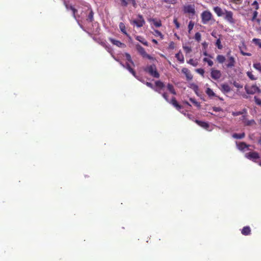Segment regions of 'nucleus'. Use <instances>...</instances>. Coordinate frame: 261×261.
<instances>
[{
  "label": "nucleus",
  "instance_id": "1",
  "mask_svg": "<svg viewBox=\"0 0 261 261\" xmlns=\"http://www.w3.org/2000/svg\"><path fill=\"white\" fill-rule=\"evenodd\" d=\"M144 70L153 77H160V74L158 72L156 66L154 64L147 66L144 68Z\"/></svg>",
  "mask_w": 261,
  "mask_h": 261
},
{
  "label": "nucleus",
  "instance_id": "2",
  "mask_svg": "<svg viewBox=\"0 0 261 261\" xmlns=\"http://www.w3.org/2000/svg\"><path fill=\"white\" fill-rule=\"evenodd\" d=\"M201 18L203 24H206L213 19V15L209 11H204L201 14Z\"/></svg>",
  "mask_w": 261,
  "mask_h": 261
},
{
  "label": "nucleus",
  "instance_id": "3",
  "mask_svg": "<svg viewBox=\"0 0 261 261\" xmlns=\"http://www.w3.org/2000/svg\"><path fill=\"white\" fill-rule=\"evenodd\" d=\"M245 90L246 93L248 94H254L256 93H259L261 92L259 88L256 85H253L251 86L246 85L245 86Z\"/></svg>",
  "mask_w": 261,
  "mask_h": 261
},
{
  "label": "nucleus",
  "instance_id": "4",
  "mask_svg": "<svg viewBox=\"0 0 261 261\" xmlns=\"http://www.w3.org/2000/svg\"><path fill=\"white\" fill-rule=\"evenodd\" d=\"M183 11L185 14H191L193 15L195 14V6L194 5H186L183 8Z\"/></svg>",
  "mask_w": 261,
  "mask_h": 261
},
{
  "label": "nucleus",
  "instance_id": "5",
  "mask_svg": "<svg viewBox=\"0 0 261 261\" xmlns=\"http://www.w3.org/2000/svg\"><path fill=\"white\" fill-rule=\"evenodd\" d=\"M138 17V19L134 20L132 23L135 24L137 27L141 28L144 25L145 21L142 15L139 14Z\"/></svg>",
  "mask_w": 261,
  "mask_h": 261
},
{
  "label": "nucleus",
  "instance_id": "6",
  "mask_svg": "<svg viewBox=\"0 0 261 261\" xmlns=\"http://www.w3.org/2000/svg\"><path fill=\"white\" fill-rule=\"evenodd\" d=\"M224 15H225L224 18L230 23L234 24L236 23V21L233 18V13L231 11L225 10Z\"/></svg>",
  "mask_w": 261,
  "mask_h": 261
},
{
  "label": "nucleus",
  "instance_id": "7",
  "mask_svg": "<svg viewBox=\"0 0 261 261\" xmlns=\"http://www.w3.org/2000/svg\"><path fill=\"white\" fill-rule=\"evenodd\" d=\"M221 75L222 74L220 70L215 69L214 68L211 69V76L213 79L218 80L221 77Z\"/></svg>",
  "mask_w": 261,
  "mask_h": 261
},
{
  "label": "nucleus",
  "instance_id": "8",
  "mask_svg": "<svg viewBox=\"0 0 261 261\" xmlns=\"http://www.w3.org/2000/svg\"><path fill=\"white\" fill-rule=\"evenodd\" d=\"M245 156L247 159L250 160H252L255 162H256L255 160L258 159L259 158V155L258 153L255 151L249 152L245 154Z\"/></svg>",
  "mask_w": 261,
  "mask_h": 261
},
{
  "label": "nucleus",
  "instance_id": "9",
  "mask_svg": "<svg viewBox=\"0 0 261 261\" xmlns=\"http://www.w3.org/2000/svg\"><path fill=\"white\" fill-rule=\"evenodd\" d=\"M117 62H118L124 68H126L135 77H137L136 76V73L135 71V70L131 67L129 64L126 63L125 65L123 64L121 61L119 60L118 59H117L116 58H114Z\"/></svg>",
  "mask_w": 261,
  "mask_h": 261
},
{
  "label": "nucleus",
  "instance_id": "10",
  "mask_svg": "<svg viewBox=\"0 0 261 261\" xmlns=\"http://www.w3.org/2000/svg\"><path fill=\"white\" fill-rule=\"evenodd\" d=\"M236 63L234 58L233 56H230L228 58L225 66L227 68H231L234 67Z\"/></svg>",
  "mask_w": 261,
  "mask_h": 261
},
{
  "label": "nucleus",
  "instance_id": "11",
  "mask_svg": "<svg viewBox=\"0 0 261 261\" xmlns=\"http://www.w3.org/2000/svg\"><path fill=\"white\" fill-rule=\"evenodd\" d=\"M170 103L175 107L177 110L179 111L182 108V106L180 105L177 101L175 97H173L171 100L169 101Z\"/></svg>",
  "mask_w": 261,
  "mask_h": 261
},
{
  "label": "nucleus",
  "instance_id": "12",
  "mask_svg": "<svg viewBox=\"0 0 261 261\" xmlns=\"http://www.w3.org/2000/svg\"><path fill=\"white\" fill-rule=\"evenodd\" d=\"M109 40L110 42L113 44L114 45H116L118 47H121V48H124L126 47V45L120 41L115 40L113 38H110Z\"/></svg>",
  "mask_w": 261,
  "mask_h": 261
},
{
  "label": "nucleus",
  "instance_id": "13",
  "mask_svg": "<svg viewBox=\"0 0 261 261\" xmlns=\"http://www.w3.org/2000/svg\"><path fill=\"white\" fill-rule=\"evenodd\" d=\"M181 71L186 75L187 80H191L193 79V75L188 68H183Z\"/></svg>",
  "mask_w": 261,
  "mask_h": 261
},
{
  "label": "nucleus",
  "instance_id": "14",
  "mask_svg": "<svg viewBox=\"0 0 261 261\" xmlns=\"http://www.w3.org/2000/svg\"><path fill=\"white\" fill-rule=\"evenodd\" d=\"M221 86V90L223 93H227L231 91V88L227 84H223Z\"/></svg>",
  "mask_w": 261,
  "mask_h": 261
},
{
  "label": "nucleus",
  "instance_id": "15",
  "mask_svg": "<svg viewBox=\"0 0 261 261\" xmlns=\"http://www.w3.org/2000/svg\"><path fill=\"white\" fill-rule=\"evenodd\" d=\"M195 122L200 126L207 129L209 127V124L207 122L196 120Z\"/></svg>",
  "mask_w": 261,
  "mask_h": 261
},
{
  "label": "nucleus",
  "instance_id": "16",
  "mask_svg": "<svg viewBox=\"0 0 261 261\" xmlns=\"http://www.w3.org/2000/svg\"><path fill=\"white\" fill-rule=\"evenodd\" d=\"M213 10L219 17L222 16L224 14V12H223L222 9L218 6L214 7Z\"/></svg>",
  "mask_w": 261,
  "mask_h": 261
},
{
  "label": "nucleus",
  "instance_id": "17",
  "mask_svg": "<svg viewBox=\"0 0 261 261\" xmlns=\"http://www.w3.org/2000/svg\"><path fill=\"white\" fill-rule=\"evenodd\" d=\"M241 233L244 236H248L250 234L251 229L250 227L248 226L244 227L241 230Z\"/></svg>",
  "mask_w": 261,
  "mask_h": 261
},
{
  "label": "nucleus",
  "instance_id": "18",
  "mask_svg": "<svg viewBox=\"0 0 261 261\" xmlns=\"http://www.w3.org/2000/svg\"><path fill=\"white\" fill-rule=\"evenodd\" d=\"M249 146V145L246 144V143L244 142H240L239 144H237L238 148L241 151L244 150Z\"/></svg>",
  "mask_w": 261,
  "mask_h": 261
},
{
  "label": "nucleus",
  "instance_id": "19",
  "mask_svg": "<svg viewBox=\"0 0 261 261\" xmlns=\"http://www.w3.org/2000/svg\"><path fill=\"white\" fill-rule=\"evenodd\" d=\"M88 10L90 11L89 13L87 16V20L89 22H92L94 20V12L91 8L88 9Z\"/></svg>",
  "mask_w": 261,
  "mask_h": 261
},
{
  "label": "nucleus",
  "instance_id": "20",
  "mask_svg": "<svg viewBox=\"0 0 261 261\" xmlns=\"http://www.w3.org/2000/svg\"><path fill=\"white\" fill-rule=\"evenodd\" d=\"M155 85L156 87H155V88H158L161 91V90L163 89L165 87V84L163 83V82H162L160 81H156L155 82Z\"/></svg>",
  "mask_w": 261,
  "mask_h": 261
},
{
  "label": "nucleus",
  "instance_id": "21",
  "mask_svg": "<svg viewBox=\"0 0 261 261\" xmlns=\"http://www.w3.org/2000/svg\"><path fill=\"white\" fill-rule=\"evenodd\" d=\"M137 48L138 51L143 56V57H144L147 54L145 50V49L141 45H137Z\"/></svg>",
  "mask_w": 261,
  "mask_h": 261
},
{
  "label": "nucleus",
  "instance_id": "22",
  "mask_svg": "<svg viewBox=\"0 0 261 261\" xmlns=\"http://www.w3.org/2000/svg\"><path fill=\"white\" fill-rule=\"evenodd\" d=\"M119 28H120L121 31L122 32V33L123 34H124V35H125L126 36H129V35L126 32L125 25L124 23L123 22H120L119 23Z\"/></svg>",
  "mask_w": 261,
  "mask_h": 261
},
{
  "label": "nucleus",
  "instance_id": "23",
  "mask_svg": "<svg viewBox=\"0 0 261 261\" xmlns=\"http://www.w3.org/2000/svg\"><path fill=\"white\" fill-rule=\"evenodd\" d=\"M136 39L141 43H142L143 45L145 46H148V42L145 40V39L141 36H137L136 37Z\"/></svg>",
  "mask_w": 261,
  "mask_h": 261
},
{
  "label": "nucleus",
  "instance_id": "24",
  "mask_svg": "<svg viewBox=\"0 0 261 261\" xmlns=\"http://www.w3.org/2000/svg\"><path fill=\"white\" fill-rule=\"evenodd\" d=\"M217 62L220 64H223L226 60L225 56L222 55H218L216 57Z\"/></svg>",
  "mask_w": 261,
  "mask_h": 261
},
{
  "label": "nucleus",
  "instance_id": "25",
  "mask_svg": "<svg viewBox=\"0 0 261 261\" xmlns=\"http://www.w3.org/2000/svg\"><path fill=\"white\" fill-rule=\"evenodd\" d=\"M145 84L147 87L151 88L152 89H153V90H154L158 93L162 94V92H161V91L159 89H158V88H155V87L153 86V85H152V83H151L150 82H146Z\"/></svg>",
  "mask_w": 261,
  "mask_h": 261
},
{
  "label": "nucleus",
  "instance_id": "26",
  "mask_svg": "<svg viewBox=\"0 0 261 261\" xmlns=\"http://www.w3.org/2000/svg\"><path fill=\"white\" fill-rule=\"evenodd\" d=\"M245 134L244 133H243L242 134H237L234 133L232 135V137L234 139H241L245 137Z\"/></svg>",
  "mask_w": 261,
  "mask_h": 261
},
{
  "label": "nucleus",
  "instance_id": "27",
  "mask_svg": "<svg viewBox=\"0 0 261 261\" xmlns=\"http://www.w3.org/2000/svg\"><path fill=\"white\" fill-rule=\"evenodd\" d=\"M167 89L170 91V92L174 95L176 94V91L174 88L173 86L171 84H168L167 85Z\"/></svg>",
  "mask_w": 261,
  "mask_h": 261
},
{
  "label": "nucleus",
  "instance_id": "28",
  "mask_svg": "<svg viewBox=\"0 0 261 261\" xmlns=\"http://www.w3.org/2000/svg\"><path fill=\"white\" fill-rule=\"evenodd\" d=\"M149 21H152L153 22L154 25L156 27H161L162 25V22H161V20H159V21H156L155 19L154 18H152V19H149Z\"/></svg>",
  "mask_w": 261,
  "mask_h": 261
},
{
  "label": "nucleus",
  "instance_id": "29",
  "mask_svg": "<svg viewBox=\"0 0 261 261\" xmlns=\"http://www.w3.org/2000/svg\"><path fill=\"white\" fill-rule=\"evenodd\" d=\"M175 57L180 62L183 63L184 62V56L180 53H178L176 54Z\"/></svg>",
  "mask_w": 261,
  "mask_h": 261
},
{
  "label": "nucleus",
  "instance_id": "30",
  "mask_svg": "<svg viewBox=\"0 0 261 261\" xmlns=\"http://www.w3.org/2000/svg\"><path fill=\"white\" fill-rule=\"evenodd\" d=\"M72 12V16L75 19L77 20V19L80 17V16L77 15V10L74 7L71 10Z\"/></svg>",
  "mask_w": 261,
  "mask_h": 261
},
{
  "label": "nucleus",
  "instance_id": "31",
  "mask_svg": "<svg viewBox=\"0 0 261 261\" xmlns=\"http://www.w3.org/2000/svg\"><path fill=\"white\" fill-rule=\"evenodd\" d=\"M153 35L155 37H159L161 39H163V38H164V35L159 30H154V32H153Z\"/></svg>",
  "mask_w": 261,
  "mask_h": 261
},
{
  "label": "nucleus",
  "instance_id": "32",
  "mask_svg": "<svg viewBox=\"0 0 261 261\" xmlns=\"http://www.w3.org/2000/svg\"><path fill=\"white\" fill-rule=\"evenodd\" d=\"M207 95L210 97L215 96V93L210 88H207L205 91Z\"/></svg>",
  "mask_w": 261,
  "mask_h": 261
},
{
  "label": "nucleus",
  "instance_id": "33",
  "mask_svg": "<svg viewBox=\"0 0 261 261\" xmlns=\"http://www.w3.org/2000/svg\"><path fill=\"white\" fill-rule=\"evenodd\" d=\"M187 63L194 67H196L198 64V62L196 60H194L193 59H190L189 61H187Z\"/></svg>",
  "mask_w": 261,
  "mask_h": 261
},
{
  "label": "nucleus",
  "instance_id": "34",
  "mask_svg": "<svg viewBox=\"0 0 261 261\" xmlns=\"http://www.w3.org/2000/svg\"><path fill=\"white\" fill-rule=\"evenodd\" d=\"M257 15H258V12H257V11L256 10L254 11L253 13V16L251 18V20L252 21L256 20L257 22H260V20L259 19H256Z\"/></svg>",
  "mask_w": 261,
  "mask_h": 261
},
{
  "label": "nucleus",
  "instance_id": "35",
  "mask_svg": "<svg viewBox=\"0 0 261 261\" xmlns=\"http://www.w3.org/2000/svg\"><path fill=\"white\" fill-rule=\"evenodd\" d=\"M190 88L192 89L196 93H197L199 90L198 86L194 83L190 84Z\"/></svg>",
  "mask_w": 261,
  "mask_h": 261
},
{
  "label": "nucleus",
  "instance_id": "36",
  "mask_svg": "<svg viewBox=\"0 0 261 261\" xmlns=\"http://www.w3.org/2000/svg\"><path fill=\"white\" fill-rule=\"evenodd\" d=\"M252 42L261 48V40L260 39L254 38L252 40Z\"/></svg>",
  "mask_w": 261,
  "mask_h": 261
},
{
  "label": "nucleus",
  "instance_id": "37",
  "mask_svg": "<svg viewBox=\"0 0 261 261\" xmlns=\"http://www.w3.org/2000/svg\"><path fill=\"white\" fill-rule=\"evenodd\" d=\"M125 56L126 57V60L130 62L133 66H135L134 63L130 55L128 53H125Z\"/></svg>",
  "mask_w": 261,
  "mask_h": 261
},
{
  "label": "nucleus",
  "instance_id": "38",
  "mask_svg": "<svg viewBox=\"0 0 261 261\" xmlns=\"http://www.w3.org/2000/svg\"><path fill=\"white\" fill-rule=\"evenodd\" d=\"M253 66L255 69L261 72V64L260 63H254Z\"/></svg>",
  "mask_w": 261,
  "mask_h": 261
},
{
  "label": "nucleus",
  "instance_id": "39",
  "mask_svg": "<svg viewBox=\"0 0 261 261\" xmlns=\"http://www.w3.org/2000/svg\"><path fill=\"white\" fill-rule=\"evenodd\" d=\"M194 26V22L192 21H190L188 27L189 33H191V31L193 30Z\"/></svg>",
  "mask_w": 261,
  "mask_h": 261
},
{
  "label": "nucleus",
  "instance_id": "40",
  "mask_svg": "<svg viewBox=\"0 0 261 261\" xmlns=\"http://www.w3.org/2000/svg\"><path fill=\"white\" fill-rule=\"evenodd\" d=\"M203 61L204 62H207L208 65V66H212L213 65V64H214L213 61L212 60H211L208 59L207 58H204L203 59Z\"/></svg>",
  "mask_w": 261,
  "mask_h": 261
},
{
  "label": "nucleus",
  "instance_id": "41",
  "mask_svg": "<svg viewBox=\"0 0 261 261\" xmlns=\"http://www.w3.org/2000/svg\"><path fill=\"white\" fill-rule=\"evenodd\" d=\"M216 45L217 46L218 48L219 49H221L223 48V46L221 44V40L220 38L218 39L216 42Z\"/></svg>",
  "mask_w": 261,
  "mask_h": 261
},
{
  "label": "nucleus",
  "instance_id": "42",
  "mask_svg": "<svg viewBox=\"0 0 261 261\" xmlns=\"http://www.w3.org/2000/svg\"><path fill=\"white\" fill-rule=\"evenodd\" d=\"M121 5L123 7H126L128 3L130 2V0H120Z\"/></svg>",
  "mask_w": 261,
  "mask_h": 261
},
{
  "label": "nucleus",
  "instance_id": "43",
  "mask_svg": "<svg viewBox=\"0 0 261 261\" xmlns=\"http://www.w3.org/2000/svg\"><path fill=\"white\" fill-rule=\"evenodd\" d=\"M201 35L199 32H197L195 33L194 38L196 41L199 42L201 40Z\"/></svg>",
  "mask_w": 261,
  "mask_h": 261
},
{
  "label": "nucleus",
  "instance_id": "44",
  "mask_svg": "<svg viewBox=\"0 0 261 261\" xmlns=\"http://www.w3.org/2000/svg\"><path fill=\"white\" fill-rule=\"evenodd\" d=\"M247 75L249 77V78L251 80H255L256 79V77L253 75L251 71L247 72Z\"/></svg>",
  "mask_w": 261,
  "mask_h": 261
},
{
  "label": "nucleus",
  "instance_id": "45",
  "mask_svg": "<svg viewBox=\"0 0 261 261\" xmlns=\"http://www.w3.org/2000/svg\"><path fill=\"white\" fill-rule=\"evenodd\" d=\"M184 51L187 53H190L192 51L191 47L188 46H183Z\"/></svg>",
  "mask_w": 261,
  "mask_h": 261
},
{
  "label": "nucleus",
  "instance_id": "46",
  "mask_svg": "<svg viewBox=\"0 0 261 261\" xmlns=\"http://www.w3.org/2000/svg\"><path fill=\"white\" fill-rule=\"evenodd\" d=\"M196 72L200 74L201 76H204V70L202 68H198L195 70Z\"/></svg>",
  "mask_w": 261,
  "mask_h": 261
},
{
  "label": "nucleus",
  "instance_id": "47",
  "mask_svg": "<svg viewBox=\"0 0 261 261\" xmlns=\"http://www.w3.org/2000/svg\"><path fill=\"white\" fill-rule=\"evenodd\" d=\"M254 101L255 103L258 106H261V99L256 96H254Z\"/></svg>",
  "mask_w": 261,
  "mask_h": 261
},
{
  "label": "nucleus",
  "instance_id": "48",
  "mask_svg": "<svg viewBox=\"0 0 261 261\" xmlns=\"http://www.w3.org/2000/svg\"><path fill=\"white\" fill-rule=\"evenodd\" d=\"M173 23H174L176 28L178 29L180 27V24L177 21V18H174L173 19Z\"/></svg>",
  "mask_w": 261,
  "mask_h": 261
},
{
  "label": "nucleus",
  "instance_id": "49",
  "mask_svg": "<svg viewBox=\"0 0 261 261\" xmlns=\"http://www.w3.org/2000/svg\"><path fill=\"white\" fill-rule=\"evenodd\" d=\"M64 5L67 10H71L73 8V6L67 4L65 2H64Z\"/></svg>",
  "mask_w": 261,
  "mask_h": 261
},
{
  "label": "nucleus",
  "instance_id": "50",
  "mask_svg": "<svg viewBox=\"0 0 261 261\" xmlns=\"http://www.w3.org/2000/svg\"><path fill=\"white\" fill-rule=\"evenodd\" d=\"M244 113V112L242 111H238V112H233L232 115L233 116H238L239 115H242Z\"/></svg>",
  "mask_w": 261,
  "mask_h": 261
},
{
  "label": "nucleus",
  "instance_id": "51",
  "mask_svg": "<svg viewBox=\"0 0 261 261\" xmlns=\"http://www.w3.org/2000/svg\"><path fill=\"white\" fill-rule=\"evenodd\" d=\"M241 54L243 56H251V54L250 53H245L244 52L241 47H240Z\"/></svg>",
  "mask_w": 261,
  "mask_h": 261
},
{
  "label": "nucleus",
  "instance_id": "52",
  "mask_svg": "<svg viewBox=\"0 0 261 261\" xmlns=\"http://www.w3.org/2000/svg\"><path fill=\"white\" fill-rule=\"evenodd\" d=\"M162 96L164 97V98L166 100V101L168 102H169V99L168 98V94L166 93H163L162 94Z\"/></svg>",
  "mask_w": 261,
  "mask_h": 261
},
{
  "label": "nucleus",
  "instance_id": "53",
  "mask_svg": "<svg viewBox=\"0 0 261 261\" xmlns=\"http://www.w3.org/2000/svg\"><path fill=\"white\" fill-rule=\"evenodd\" d=\"M190 100L191 102H192L195 105L197 106H200V104L196 101V100L194 98H190Z\"/></svg>",
  "mask_w": 261,
  "mask_h": 261
},
{
  "label": "nucleus",
  "instance_id": "54",
  "mask_svg": "<svg viewBox=\"0 0 261 261\" xmlns=\"http://www.w3.org/2000/svg\"><path fill=\"white\" fill-rule=\"evenodd\" d=\"M252 5L254 7V8L256 10H257L259 9V6H258V3L256 1H254L252 4Z\"/></svg>",
  "mask_w": 261,
  "mask_h": 261
},
{
  "label": "nucleus",
  "instance_id": "55",
  "mask_svg": "<svg viewBox=\"0 0 261 261\" xmlns=\"http://www.w3.org/2000/svg\"><path fill=\"white\" fill-rule=\"evenodd\" d=\"M233 84L236 87L238 88H242L243 87L242 86H241L239 83H238L236 82H234Z\"/></svg>",
  "mask_w": 261,
  "mask_h": 261
},
{
  "label": "nucleus",
  "instance_id": "56",
  "mask_svg": "<svg viewBox=\"0 0 261 261\" xmlns=\"http://www.w3.org/2000/svg\"><path fill=\"white\" fill-rule=\"evenodd\" d=\"M144 58H146L148 59L149 60H154V59L153 57H152L150 55H149L147 54L145 56V57Z\"/></svg>",
  "mask_w": 261,
  "mask_h": 261
},
{
  "label": "nucleus",
  "instance_id": "57",
  "mask_svg": "<svg viewBox=\"0 0 261 261\" xmlns=\"http://www.w3.org/2000/svg\"><path fill=\"white\" fill-rule=\"evenodd\" d=\"M213 110L215 112H219L221 110V109L219 107H214Z\"/></svg>",
  "mask_w": 261,
  "mask_h": 261
},
{
  "label": "nucleus",
  "instance_id": "58",
  "mask_svg": "<svg viewBox=\"0 0 261 261\" xmlns=\"http://www.w3.org/2000/svg\"><path fill=\"white\" fill-rule=\"evenodd\" d=\"M255 122L253 120H251L250 121H249L248 122H247V125H251L252 123H254Z\"/></svg>",
  "mask_w": 261,
  "mask_h": 261
},
{
  "label": "nucleus",
  "instance_id": "59",
  "mask_svg": "<svg viewBox=\"0 0 261 261\" xmlns=\"http://www.w3.org/2000/svg\"><path fill=\"white\" fill-rule=\"evenodd\" d=\"M164 1V2L166 3H169V4H172V1L173 0H163Z\"/></svg>",
  "mask_w": 261,
  "mask_h": 261
},
{
  "label": "nucleus",
  "instance_id": "60",
  "mask_svg": "<svg viewBox=\"0 0 261 261\" xmlns=\"http://www.w3.org/2000/svg\"><path fill=\"white\" fill-rule=\"evenodd\" d=\"M130 2L132 3V4L133 5L134 7H135L136 5V1L135 0H130Z\"/></svg>",
  "mask_w": 261,
  "mask_h": 261
},
{
  "label": "nucleus",
  "instance_id": "61",
  "mask_svg": "<svg viewBox=\"0 0 261 261\" xmlns=\"http://www.w3.org/2000/svg\"><path fill=\"white\" fill-rule=\"evenodd\" d=\"M202 45L204 47H206L207 46V44L206 42H204L202 43Z\"/></svg>",
  "mask_w": 261,
  "mask_h": 261
},
{
  "label": "nucleus",
  "instance_id": "62",
  "mask_svg": "<svg viewBox=\"0 0 261 261\" xmlns=\"http://www.w3.org/2000/svg\"><path fill=\"white\" fill-rule=\"evenodd\" d=\"M230 54H231V51L229 50L228 52H227V57L228 58L229 57H230Z\"/></svg>",
  "mask_w": 261,
  "mask_h": 261
},
{
  "label": "nucleus",
  "instance_id": "63",
  "mask_svg": "<svg viewBox=\"0 0 261 261\" xmlns=\"http://www.w3.org/2000/svg\"><path fill=\"white\" fill-rule=\"evenodd\" d=\"M152 42H153L154 43L156 44H157L158 43V41L155 39H153L152 40Z\"/></svg>",
  "mask_w": 261,
  "mask_h": 261
},
{
  "label": "nucleus",
  "instance_id": "64",
  "mask_svg": "<svg viewBox=\"0 0 261 261\" xmlns=\"http://www.w3.org/2000/svg\"><path fill=\"white\" fill-rule=\"evenodd\" d=\"M173 44H174L173 42H172L170 43V48H173Z\"/></svg>",
  "mask_w": 261,
  "mask_h": 261
}]
</instances>
